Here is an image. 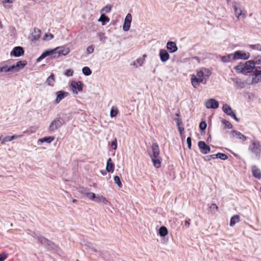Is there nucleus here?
<instances>
[{"instance_id": "nucleus-1", "label": "nucleus", "mask_w": 261, "mask_h": 261, "mask_svg": "<svg viewBox=\"0 0 261 261\" xmlns=\"http://www.w3.org/2000/svg\"><path fill=\"white\" fill-rule=\"evenodd\" d=\"M211 73V71L205 68H201L197 70L196 75H191V84L193 87L197 88L200 83L205 84Z\"/></svg>"}, {"instance_id": "nucleus-2", "label": "nucleus", "mask_w": 261, "mask_h": 261, "mask_svg": "<svg viewBox=\"0 0 261 261\" xmlns=\"http://www.w3.org/2000/svg\"><path fill=\"white\" fill-rule=\"evenodd\" d=\"M255 68L253 60H249L245 64H240L235 66L234 69L238 72L246 75L248 73L251 72L253 69H255Z\"/></svg>"}, {"instance_id": "nucleus-3", "label": "nucleus", "mask_w": 261, "mask_h": 261, "mask_svg": "<svg viewBox=\"0 0 261 261\" xmlns=\"http://www.w3.org/2000/svg\"><path fill=\"white\" fill-rule=\"evenodd\" d=\"M248 150L254 154L255 158L259 159L261 152V145L258 141L252 140L249 146Z\"/></svg>"}, {"instance_id": "nucleus-4", "label": "nucleus", "mask_w": 261, "mask_h": 261, "mask_svg": "<svg viewBox=\"0 0 261 261\" xmlns=\"http://www.w3.org/2000/svg\"><path fill=\"white\" fill-rule=\"evenodd\" d=\"M64 122V120L60 117L55 118L50 123L48 128V132L50 133H55L62 126Z\"/></svg>"}, {"instance_id": "nucleus-5", "label": "nucleus", "mask_w": 261, "mask_h": 261, "mask_svg": "<svg viewBox=\"0 0 261 261\" xmlns=\"http://www.w3.org/2000/svg\"><path fill=\"white\" fill-rule=\"evenodd\" d=\"M50 56L51 59L58 58L60 57L57 47L54 49L47 50L37 59L36 62H39L46 57Z\"/></svg>"}, {"instance_id": "nucleus-6", "label": "nucleus", "mask_w": 261, "mask_h": 261, "mask_svg": "<svg viewBox=\"0 0 261 261\" xmlns=\"http://www.w3.org/2000/svg\"><path fill=\"white\" fill-rule=\"evenodd\" d=\"M33 236L37 239L38 243H41L45 247L50 250L54 249L55 245L51 241L43 237L37 236L35 233Z\"/></svg>"}, {"instance_id": "nucleus-7", "label": "nucleus", "mask_w": 261, "mask_h": 261, "mask_svg": "<svg viewBox=\"0 0 261 261\" xmlns=\"http://www.w3.org/2000/svg\"><path fill=\"white\" fill-rule=\"evenodd\" d=\"M83 84L81 81H72L70 84V87L74 94H77L79 92H82L83 88Z\"/></svg>"}, {"instance_id": "nucleus-8", "label": "nucleus", "mask_w": 261, "mask_h": 261, "mask_svg": "<svg viewBox=\"0 0 261 261\" xmlns=\"http://www.w3.org/2000/svg\"><path fill=\"white\" fill-rule=\"evenodd\" d=\"M261 83V66L256 67L252 75L251 83L256 84Z\"/></svg>"}, {"instance_id": "nucleus-9", "label": "nucleus", "mask_w": 261, "mask_h": 261, "mask_svg": "<svg viewBox=\"0 0 261 261\" xmlns=\"http://www.w3.org/2000/svg\"><path fill=\"white\" fill-rule=\"evenodd\" d=\"M222 110L226 114L231 117L236 121L237 122L239 121V119L237 117L235 113L233 112L232 109L229 105L227 104L224 105L222 107Z\"/></svg>"}, {"instance_id": "nucleus-10", "label": "nucleus", "mask_w": 261, "mask_h": 261, "mask_svg": "<svg viewBox=\"0 0 261 261\" xmlns=\"http://www.w3.org/2000/svg\"><path fill=\"white\" fill-rule=\"evenodd\" d=\"M232 7L234 9L235 15L237 17L238 19L245 18L246 17V15L242 13L241 9L240 8H239V6L236 2L233 3Z\"/></svg>"}, {"instance_id": "nucleus-11", "label": "nucleus", "mask_w": 261, "mask_h": 261, "mask_svg": "<svg viewBox=\"0 0 261 261\" xmlns=\"http://www.w3.org/2000/svg\"><path fill=\"white\" fill-rule=\"evenodd\" d=\"M24 50L22 47H15L10 53L11 57H19L24 55Z\"/></svg>"}, {"instance_id": "nucleus-12", "label": "nucleus", "mask_w": 261, "mask_h": 261, "mask_svg": "<svg viewBox=\"0 0 261 261\" xmlns=\"http://www.w3.org/2000/svg\"><path fill=\"white\" fill-rule=\"evenodd\" d=\"M198 146L200 149V152L203 154H207L211 151L210 147L207 145L204 141H199Z\"/></svg>"}, {"instance_id": "nucleus-13", "label": "nucleus", "mask_w": 261, "mask_h": 261, "mask_svg": "<svg viewBox=\"0 0 261 261\" xmlns=\"http://www.w3.org/2000/svg\"><path fill=\"white\" fill-rule=\"evenodd\" d=\"M205 107L207 109H217L219 107V102L214 98L208 99L205 102Z\"/></svg>"}, {"instance_id": "nucleus-14", "label": "nucleus", "mask_w": 261, "mask_h": 261, "mask_svg": "<svg viewBox=\"0 0 261 261\" xmlns=\"http://www.w3.org/2000/svg\"><path fill=\"white\" fill-rule=\"evenodd\" d=\"M234 59H243L247 60L250 57V54L249 53H245L242 51L238 50L234 53Z\"/></svg>"}, {"instance_id": "nucleus-15", "label": "nucleus", "mask_w": 261, "mask_h": 261, "mask_svg": "<svg viewBox=\"0 0 261 261\" xmlns=\"http://www.w3.org/2000/svg\"><path fill=\"white\" fill-rule=\"evenodd\" d=\"M132 17L130 13H128L124 19L123 29L124 31H128L130 28V23L132 22Z\"/></svg>"}, {"instance_id": "nucleus-16", "label": "nucleus", "mask_w": 261, "mask_h": 261, "mask_svg": "<svg viewBox=\"0 0 261 261\" xmlns=\"http://www.w3.org/2000/svg\"><path fill=\"white\" fill-rule=\"evenodd\" d=\"M69 95V93L61 90L56 92V102L59 103L63 99Z\"/></svg>"}, {"instance_id": "nucleus-17", "label": "nucleus", "mask_w": 261, "mask_h": 261, "mask_svg": "<svg viewBox=\"0 0 261 261\" xmlns=\"http://www.w3.org/2000/svg\"><path fill=\"white\" fill-rule=\"evenodd\" d=\"M166 47L170 53H175L178 49L176 43L173 41H168Z\"/></svg>"}, {"instance_id": "nucleus-18", "label": "nucleus", "mask_w": 261, "mask_h": 261, "mask_svg": "<svg viewBox=\"0 0 261 261\" xmlns=\"http://www.w3.org/2000/svg\"><path fill=\"white\" fill-rule=\"evenodd\" d=\"M152 154H150V157L157 158L160 156V148L157 143H153L151 146Z\"/></svg>"}, {"instance_id": "nucleus-19", "label": "nucleus", "mask_w": 261, "mask_h": 261, "mask_svg": "<svg viewBox=\"0 0 261 261\" xmlns=\"http://www.w3.org/2000/svg\"><path fill=\"white\" fill-rule=\"evenodd\" d=\"M22 136H23V135H14L12 136H6L4 138H2V137H1L0 141H1V143L2 144H4L6 142H10L14 139L21 138Z\"/></svg>"}, {"instance_id": "nucleus-20", "label": "nucleus", "mask_w": 261, "mask_h": 261, "mask_svg": "<svg viewBox=\"0 0 261 261\" xmlns=\"http://www.w3.org/2000/svg\"><path fill=\"white\" fill-rule=\"evenodd\" d=\"M159 56L161 61L163 62H165L167 61L170 58L169 53L165 49H160L159 53Z\"/></svg>"}, {"instance_id": "nucleus-21", "label": "nucleus", "mask_w": 261, "mask_h": 261, "mask_svg": "<svg viewBox=\"0 0 261 261\" xmlns=\"http://www.w3.org/2000/svg\"><path fill=\"white\" fill-rule=\"evenodd\" d=\"M230 135L232 137H234L236 136L237 138L242 140V141H245L247 140V137L245 136L237 130H232L231 132Z\"/></svg>"}, {"instance_id": "nucleus-22", "label": "nucleus", "mask_w": 261, "mask_h": 261, "mask_svg": "<svg viewBox=\"0 0 261 261\" xmlns=\"http://www.w3.org/2000/svg\"><path fill=\"white\" fill-rule=\"evenodd\" d=\"M41 35V30L38 29H34V31L32 33L30 38L32 41L38 40Z\"/></svg>"}, {"instance_id": "nucleus-23", "label": "nucleus", "mask_w": 261, "mask_h": 261, "mask_svg": "<svg viewBox=\"0 0 261 261\" xmlns=\"http://www.w3.org/2000/svg\"><path fill=\"white\" fill-rule=\"evenodd\" d=\"M252 172L253 176L258 179L261 178V172L260 170L256 166H253L252 167Z\"/></svg>"}, {"instance_id": "nucleus-24", "label": "nucleus", "mask_w": 261, "mask_h": 261, "mask_svg": "<svg viewBox=\"0 0 261 261\" xmlns=\"http://www.w3.org/2000/svg\"><path fill=\"white\" fill-rule=\"evenodd\" d=\"M234 60H235L234 53L228 54L221 57V61L224 63H228Z\"/></svg>"}, {"instance_id": "nucleus-25", "label": "nucleus", "mask_w": 261, "mask_h": 261, "mask_svg": "<svg viewBox=\"0 0 261 261\" xmlns=\"http://www.w3.org/2000/svg\"><path fill=\"white\" fill-rule=\"evenodd\" d=\"M57 49L59 51L60 57L61 56H66L70 53V49L68 47H58Z\"/></svg>"}, {"instance_id": "nucleus-26", "label": "nucleus", "mask_w": 261, "mask_h": 261, "mask_svg": "<svg viewBox=\"0 0 261 261\" xmlns=\"http://www.w3.org/2000/svg\"><path fill=\"white\" fill-rule=\"evenodd\" d=\"M106 170L108 172H113L114 170V164L112 163L111 158H109L107 161Z\"/></svg>"}, {"instance_id": "nucleus-27", "label": "nucleus", "mask_w": 261, "mask_h": 261, "mask_svg": "<svg viewBox=\"0 0 261 261\" xmlns=\"http://www.w3.org/2000/svg\"><path fill=\"white\" fill-rule=\"evenodd\" d=\"M150 158L151 159L153 165L155 167L157 168L161 167V158L160 156H158L157 158L150 157Z\"/></svg>"}, {"instance_id": "nucleus-28", "label": "nucleus", "mask_w": 261, "mask_h": 261, "mask_svg": "<svg viewBox=\"0 0 261 261\" xmlns=\"http://www.w3.org/2000/svg\"><path fill=\"white\" fill-rule=\"evenodd\" d=\"M27 64V62L25 60L19 61L15 64L16 71H19L21 69H23L25 66Z\"/></svg>"}, {"instance_id": "nucleus-29", "label": "nucleus", "mask_w": 261, "mask_h": 261, "mask_svg": "<svg viewBox=\"0 0 261 261\" xmlns=\"http://www.w3.org/2000/svg\"><path fill=\"white\" fill-rule=\"evenodd\" d=\"M233 81L235 83L238 89H242L245 87L246 85V83L244 82H243L240 79H234Z\"/></svg>"}, {"instance_id": "nucleus-30", "label": "nucleus", "mask_w": 261, "mask_h": 261, "mask_svg": "<svg viewBox=\"0 0 261 261\" xmlns=\"http://www.w3.org/2000/svg\"><path fill=\"white\" fill-rule=\"evenodd\" d=\"M95 201L97 203H102L105 204H107L108 203V201L106 197L99 195L96 196Z\"/></svg>"}, {"instance_id": "nucleus-31", "label": "nucleus", "mask_w": 261, "mask_h": 261, "mask_svg": "<svg viewBox=\"0 0 261 261\" xmlns=\"http://www.w3.org/2000/svg\"><path fill=\"white\" fill-rule=\"evenodd\" d=\"M239 221L240 216L238 215L233 216L230 219V226H233L237 223L239 222Z\"/></svg>"}, {"instance_id": "nucleus-32", "label": "nucleus", "mask_w": 261, "mask_h": 261, "mask_svg": "<svg viewBox=\"0 0 261 261\" xmlns=\"http://www.w3.org/2000/svg\"><path fill=\"white\" fill-rule=\"evenodd\" d=\"M146 57V55H144L142 58L137 59L136 61L134 62V65L136 66V67L142 66L144 63V61Z\"/></svg>"}, {"instance_id": "nucleus-33", "label": "nucleus", "mask_w": 261, "mask_h": 261, "mask_svg": "<svg viewBox=\"0 0 261 261\" xmlns=\"http://www.w3.org/2000/svg\"><path fill=\"white\" fill-rule=\"evenodd\" d=\"M55 82V78L54 74H51L46 80V83L48 86H53Z\"/></svg>"}, {"instance_id": "nucleus-34", "label": "nucleus", "mask_w": 261, "mask_h": 261, "mask_svg": "<svg viewBox=\"0 0 261 261\" xmlns=\"http://www.w3.org/2000/svg\"><path fill=\"white\" fill-rule=\"evenodd\" d=\"M98 21L102 22V25H104L107 22H109L110 21V18L104 14H101L99 19H98Z\"/></svg>"}, {"instance_id": "nucleus-35", "label": "nucleus", "mask_w": 261, "mask_h": 261, "mask_svg": "<svg viewBox=\"0 0 261 261\" xmlns=\"http://www.w3.org/2000/svg\"><path fill=\"white\" fill-rule=\"evenodd\" d=\"M54 140H55L54 137L49 136V137H44L43 138L40 139L39 141L42 143L47 142L48 143H50Z\"/></svg>"}, {"instance_id": "nucleus-36", "label": "nucleus", "mask_w": 261, "mask_h": 261, "mask_svg": "<svg viewBox=\"0 0 261 261\" xmlns=\"http://www.w3.org/2000/svg\"><path fill=\"white\" fill-rule=\"evenodd\" d=\"M159 234L161 237H165L168 234V230L165 226H162L159 229Z\"/></svg>"}, {"instance_id": "nucleus-37", "label": "nucleus", "mask_w": 261, "mask_h": 261, "mask_svg": "<svg viewBox=\"0 0 261 261\" xmlns=\"http://www.w3.org/2000/svg\"><path fill=\"white\" fill-rule=\"evenodd\" d=\"M118 110L117 107H112L111 110L110 112V116L111 117H114L116 116L117 114L118 113Z\"/></svg>"}, {"instance_id": "nucleus-38", "label": "nucleus", "mask_w": 261, "mask_h": 261, "mask_svg": "<svg viewBox=\"0 0 261 261\" xmlns=\"http://www.w3.org/2000/svg\"><path fill=\"white\" fill-rule=\"evenodd\" d=\"M112 8V6L110 5H107L106 6H105L101 10L100 13L101 14H103V12H105L106 13H109Z\"/></svg>"}, {"instance_id": "nucleus-39", "label": "nucleus", "mask_w": 261, "mask_h": 261, "mask_svg": "<svg viewBox=\"0 0 261 261\" xmlns=\"http://www.w3.org/2000/svg\"><path fill=\"white\" fill-rule=\"evenodd\" d=\"M97 35L99 38V40L103 43L105 42V40L107 39V37L105 36V34L104 33L98 32L97 33Z\"/></svg>"}, {"instance_id": "nucleus-40", "label": "nucleus", "mask_w": 261, "mask_h": 261, "mask_svg": "<svg viewBox=\"0 0 261 261\" xmlns=\"http://www.w3.org/2000/svg\"><path fill=\"white\" fill-rule=\"evenodd\" d=\"M0 71L2 72H4V73H7V72H10L9 66H8L7 65L4 64V63H3V66H1V67Z\"/></svg>"}, {"instance_id": "nucleus-41", "label": "nucleus", "mask_w": 261, "mask_h": 261, "mask_svg": "<svg viewBox=\"0 0 261 261\" xmlns=\"http://www.w3.org/2000/svg\"><path fill=\"white\" fill-rule=\"evenodd\" d=\"M216 158H219L222 160H225L228 159L227 155L223 153H218L215 154Z\"/></svg>"}, {"instance_id": "nucleus-42", "label": "nucleus", "mask_w": 261, "mask_h": 261, "mask_svg": "<svg viewBox=\"0 0 261 261\" xmlns=\"http://www.w3.org/2000/svg\"><path fill=\"white\" fill-rule=\"evenodd\" d=\"M82 72L85 75H90L92 73V71L88 67H84L82 69Z\"/></svg>"}, {"instance_id": "nucleus-43", "label": "nucleus", "mask_w": 261, "mask_h": 261, "mask_svg": "<svg viewBox=\"0 0 261 261\" xmlns=\"http://www.w3.org/2000/svg\"><path fill=\"white\" fill-rule=\"evenodd\" d=\"M221 122L225 125V128L231 129L232 127V125L228 121L223 119Z\"/></svg>"}, {"instance_id": "nucleus-44", "label": "nucleus", "mask_w": 261, "mask_h": 261, "mask_svg": "<svg viewBox=\"0 0 261 261\" xmlns=\"http://www.w3.org/2000/svg\"><path fill=\"white\" fill-rule=\"evenodd\" d=\"M38 129V127L37 126H32L29 129L26 130L23 132V133H28V134L35 133Z\"/></svg>"}, {"instance_id": "nucleus-45", "label": "nucleus", "mask_w": 261, "mask_h": 261, "mask_svg": "<svg viewBox=\"0 0 261 261\" xmlns=\"http://www.w3.org/2000/svg\"><path fill=\"white\" fill-rule=\"evenodd\" d=\"M114 180L115 184H116L119 188L122 187V184L120 179L118 176H114Z\"/></svg>"}, {"instance_id": "nucleus-46", "label": "nucleus", "mask_w": 261, "mask_h": 261, "mask_svg": "<svg viewBox=\"0 0 261 261\" xmlns=\"http://www.w3.org/2000/svg\"><path fill=\"white\" fill-rule=\"evenodd\" d=\"M14 0H5V1H3V6L6 8H11V6H10L9 5H8L7 4L8 3H10V4H11V3H13L14 2Z\"/></svg>"}, {"instance_id": "nucleus-47", "label": "nucleus", "mask_w": 261, "mask_h": 261, "mask_svg": "<svg viewBox=\"0 0 261 261\" xmlns=\"http://www.w3.org/2000/svg\"><path fill=\"white\" fill-rule=\"evenodd\" d=\"M73 69H66L64 72V74L66 76H71L73 75Z\"/></svg>"}, {"instance_id": "nucleus-48", "label": "nucleus", "mask_w": 261, "mask_h": 261, "mask_svg": "<svg viewBox=\"0 0 261 261\" xmlns=\"http://www.w3.org/2000/svg\"><path fill=\"white\" fill-rule=\"evenodd\" d=\"M86 196L88 197L89 199L94 201L95 200L96 196L95 193L89 192H88Z\"/></svg>"}, {"instance_id": "nucleus-49", "label": "nucleus", "mask_w": 261, "mask_h": 261, "mask_svg": "<svg viewBox=\"0 0 261 261\" xmlns=\"http://www.w3.org/2000/svg\"><path fill=\"white\" fill-rule=\"evenodd\" d=\"M111 147L112 149L116 150L117 147V139L114 138V140L111 142Z\"/></svg>"}, {"instance_id": "nucleus-50", "label": "nucleus", "mask_w": 261, "mask_h": 261, "mask_svg": "<svg viewBox=\"0 0 261 261\" xmlns=\"http://www.w3.org/2000/svg\"><path fill=\"white\" fill-rule=\"evenodd\" d=\"M77 190H78L79 192H80V193H81L82 194L85 195H87V194L88 192L87 191V190L84 187H80L78 188Z\"/></svg>"}, {"instance_id": "nucleus-51", "label": "nucleus", "mask_w": 261, "mask_h": 261, "mask_svg": "<svg viewBox=\"0 0 261 261\" xmlns=\"http://www.w3.org/2000/svg\"><path fill=\"white\" fill-rule=\"evenodd\" d=\"M54 37V35L51 34H45L44 35L43 39L44 40H50L53 39Z\"/></svg>"}, {"instance_id": "nucleus-52", "label": "nucleus", "mask_w": 261, "mask_h": 261, "mask_svg": "<svg viewBox=\"0 0 261 261\" xmlns=\"http://www.w3.org/2000/svg\"><path fill=\"white\" fill-rule=\"evenodd\" d=\"M253 62L254 63V64H260L261 65V56H257L256 57L254 60H253Z\"/></svg>"}, {"instance_id": "nucleus-53", "label": "nucleus", "mask_w": 261, "mask_h": 261, "mask_svg": "<svg viewBox=\"0 0 261 261\" xmlns=\"http://www.w3.org/2000/svg\"><path fill=\"white\" fill-rule=\"evenodd\" d=\"M207 126L206 123L204 121H202L199 124V128L201 130H204Z\"/></svg>"}, {"instance_id": "nucleus-54", "label": "nucleus", "mask_w": 261, "mask_h": 261, "mask_svg": "<svg viewBox=\"0 0 261 261\" xmlns=\"http://www.w3.org/2000/svg\"><path fill=\"white\" fill-rule=\"evenodd\" d=\"M216 159L215 154H212L210 155H206L204 158V160L205 161H209L212 159Z\"/></svg>"}, {"instance_id": "nucleus-55", "label": "nucleus", "mask_w": 261, "mask_h": 261, "mask_svg": "<svg viewBox=\"0 0 261 261\" xmlns=\"http://www.w3.org/2000/svg\"><path fill=\"white\" fill-rule=\"evenodd\" d=\"M252 48L261 51V45L259 44L252 45Z\"/></svg>"}, {"instance_id": "nucleus-56", "label": "nucleus", "mask_w": 261, "mask_h": 261, "mask_svg": "<svg viewBox=\"0 0 261 261\" xmlns=\"http://www.w3.org/2000/svg\"><path fill=\"white\" fill-rule=\"evenodd\" d=\"M8 256V254L4 252L0 254V261H4Z\"/></svg>"}, {"instance_id": "nucleus-57", "label": "nucleus", "mask_w": 261, "mask_h": 261, "mask_svg": "<svg viewBox=\"0 0 261 261\" xmlns=\"http://www.w3.org/2000/svg\"><path fill=\"white\" fill-rule=\"evenodd\" d=\"M94 51V47L92 45L88 46L87 48V53L88 54H92Z\"/></svg>"}, {"instance_id": "nucleus-58", "label": "nucleus", "mask_w": 261, "mask_h": 261, "mask_svg": "<svg viewBox=\"0 0 261 261\" xmlns=\"http://www.w3.org/2000/svg\"><path fill=\"white\" fill-rule=\"evenodd\" d=\"M191 137H188L187 139V143L188 144V147L189 149H191L192 143H191Z\"/></svg>"}, {"instance_id": "nucleus-59", "label": "nucleus", "mask_w": 261, "mask_h": 261, "mask_svg": "<svg viewBox=\"0 0 261 261\" xmlns=\"http://www.w3.org/2000/svg\"><path fill=\"white\" fill-rule=\"evenodd\" d=\"M210 208L212 211L218 210V206L216 204L213 203L210 206Z\"/></svg>"}, {"instance_id": "nucleus-60", "label": "nucleus", "mask_w": 261, "mask_h": 261, "mask_svg": "<svg viewBox=\"0 0 261 261\" xmlns=\"http://www.w3.org/2000/svg\"><path fill=\"white\" fill-rule=\"evenodd\" d=\"M9 68H10V72H11V71L17 72L15 64H13L12 65L9 66Z\"/></svg>"}, {"instance_id": "nucleus-61", "label": "nucleus", "mask_w": 261, "mask_h": 261, "mask_svg": "<svg viewBox=\"0 0 261 261\" xmlns=\"http://www.w3.org/2000/svg\"><path fill=\"white\" fill-rule=\"evenodd\" d=\"M174 120L176 121L177 126L182 124L181 120L179 118H175Z\"/></svg>"}, {"instance_id": "nucleus-62", "label": "nucleus", "mask_w": 261, "mask_h": 261, "mask_svg": "<svg viewBox=\"0 0 261 261\" xmlns=\"http://www.w3.org/2000/svg\"><path fill=\"white\" fill-rule=\"evenodd\" d=\"M178 130L180 135H182L184 131V128L183 127H181L180 125L178 126Z\"/></svg>"}, {"instance_id": "nucleus-63", "label": "nucleus", "mask_w": 261, "mask_h": 261, "mask_svg": "<svg viewBox=\"0 0 261 261\" xmlns=\"http://www.w3.org/2000/svg\"><path fill=\"white\" fill-rule=\"evenodd\" d=\"M189 221H190V220H186L185 222V225L187 228H188L189 227L190 225Z\"/></svg>"}, {"instance_id": "nucleus-64", "label": "nucleus", "mask_w": 261, "mask_h": 261, "mask_svg": "<svg viewBox=\"0 0 261 261\" xmlns=\"http://www.w3.org/2000/svg\"><path fill=\"white\" fill-rule=\"evenodd\" d=\"M92 246L93 245H92ZM91 250L95 252H98V250L93 246L91 247Z\"/></svg>"}]
</instances>
